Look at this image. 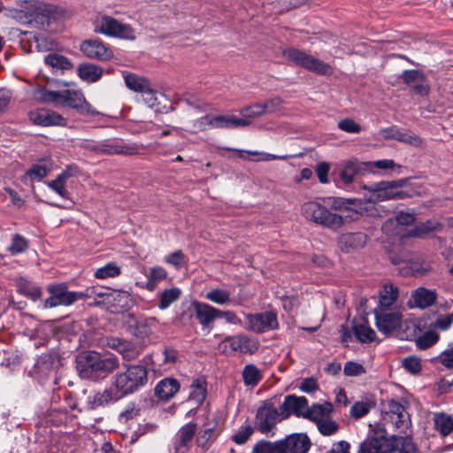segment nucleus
Listing matches in <instances>:
<instances>
[{
	"mask_svg": "<svg viewBox=\"0 0 453 453\" xmlns=\"http://www.w3.org/2000/svg\"><path fill=\"white\" fill-rule=\"evenodd\" d=\"M246 318L249 324L248 328L256 333H264L279 327L277 314L272 311L248 314Z\"/></svg>",
	"mask_w": 453,
	"mask_h": 453,
	"instance_id": "obj_13",
	"label": "nucleus"
},
{
	"mask_svg": "<svg viewBox=\"0 0 453 453\" xmlns=\"http://www.w3.org/2000/svg\"><path fill=\"white\" fill-rule=\"evenodd\" d=\"M344 374L347 376H358L365 372L364 366L356 362H347L343 369Z\"/></svg>",
	"mask_w": 453,
	"mask_h": 453,
	"instance_id": "obj_64",
	"label": "nucleus"
},
{
	"mask_svg": "<svg viewBox=\"0 0 453 453\" xmlns=\"http://www.w3.org/2000/svg\"><path fill=\"white\" fill-rule=\"evenodd\" d=\"M403 366L412 374H418L421 371L420 360L416 357L404 358L403 360Z\"/></svg>",
	"mask_w": 453,
	"mask_h": 453,
	"instance_id": "obj_62",
	"label": "nucleus"
},
{
	"mask_svg": "<svg viewBox=\"0 0 453 453\" xmlns=\"http://www.w3.org/2000/svg\"><path fill=\"white\" fill-rule=\"evenodd\" d=\"M180 390V383L176 379L165 378L160 380L156 388V395L162 400H169Z\"/></svg>",
	"mask_w": 453,
	"mask_h": 453,
	"instance_id": "obj_33",
	"label": "nucleus"
},
{
	"mask_svg": "<svg viewBox=\"0 0 453 453\" xmlns=\"http://www.w3.org/2000/svg\"><path fill=\"white\" fill-rule=\"evenodd\" d=\"M118 366L117 357H104L96 351L83 352L77 357V370L82 378H91L94 373H109Z\"/></svg>",
	"mask_w": 453,
	"mask_h": 453,
	"instance_id": "obj_2",
	"label": "nucleus"
},
{
	"mask_svg": "<svg viewBox=\"0 0 453 453\" xmlns=\"http://www.w3.org/2000/svg\"><path fill=\"white\" fill-rule=\"evenodd\" d=\"M124 81L129 89L141 94L151 85L150 81L145 77L138 76L134 73H125Z\"/></svg>",
	"mask_w": 453,
	"mask_h": 453,
	"instance_id": "obj_43",
	"label": "nucleus"
},
{
	"mask_svg": "<svg viewBox=\"0 0 453 453\" xmlns=\"http://www.w3.org/2000/svg\"><path fill=\"white\" fill-rule=\"evenodd\" d=\"M365 169L370 172L375 173L373 168H377L381 171H393L395 167L399 168L395 162L391 159H380L376 161H371L365 163Z\"/></svg>",
	"mask_w": 453,
	"mask_h": 453,
	"instance_id": "obj_54",
	"label": "nucleus"
},
{
	"mask_svg": "<svg viewBox=\"0 0 453 453\" xmlns=\"http://www.w3.org/2000/svg\"><path fill=\"white\" fill-rule=\"evenodd\" d=\"M221 347L226 351L227 347L231 351H238L240 353L252 354L258 349L257 341L252 340L245 335L237 334L226 337L222 342Z\"/></svg>",
	"mask_w": 453,
	"mask_h": 453,
	"instance_id": "obj_16",
	"label": "nucleus"
},
{
	"mask_svg": "<svg viewBox=\"0 0 453 453\" xmlns=\"http://www.w3.org/2000/svg\"><path fill=\"white\" fill-rule=\"evenodd\" d=\"M27 248V240L20 234H15L12 238V243L8 247V250L12 255H18L26 251Z\"/></svg>",
	"mask_w": 453,
	"mask_h": 453,
	"instance_id": "obj_53",
	"label": "nucleus"
},
{
	"mask_svg": "<svg viewBox=\"0 0 453 453\" xmlns=\"http://www.w3.org/2000/svg\"><path fill=\"white\" fill-rule=\"evenodd\" d=\"M302 213L306 219L332 230L341 228L344 224L342 216L330 211L317 201L304 203L302 206Z\"/></svg>",
	"mask_w": 453,
	"mask_h": 453,
	"instance_id": "obj_4",
	"label": "nucleus"
},
{
	"mask_svg": "<svg viewBox=\"0 0 453 453\" xmlns=\"http://www.w3.org/2000/svg\"><path fill=\"white\" fill-rule=\"evenodd\" d=\"M65 181L58 175L55 180L46 182L47 186L63 198H67L68 193L65 188Z\"/></svg>",
	"mask_w": 453,
	"mask_h": 453,
	"instance_id": "obj_60",
	"label": "nucleus"
},
{
	"mask_svg": "<svg viewBox=\"0 0 453 453\" xmlns=\"http://www.w3.org/2000/svg\"><path fill=\"white\" fill-rule=\"evenodd\" d=\"M242 380L246 387H256L263 379L262 372L253 364L246 365L242 370Z\"/></svg>",
	"mask_w": 453,
	"mask_h": 453,
	"instance_id": "obj_44",
	"label": "nucleus"
},
{
	"mask_svg": "<svg viewBox=\"0 0 453 453\" xmlns=\"http://www.w3.org/2000/svg\"><path fill=\"white\" fill-rule=\"evenodd\" d=\"M435 429L445 437L453 431V417L451 415L437 412L434 415Z\"/></svg>",
	"mask_w": 453,
	"mask_h": 453,
	"instance_id": "obj_41",
	"label": "nucleus"
},
{
	"mask_svg": "<svg viewBox=\"0 0 453 453\" xmlns=\"http://www.w3.org/2000/svg\"><path fill=\"white\" fill-rule=\"evenodd\" d=\"M319 433L324 436H331L338 431L337 423L332 418L331 415L317 425Z\"/></svg>",
	"mask_w": 453,
	"mask_h": 453,
	"instance_id": "obj_55",
	"label": "nucleus"
},
{
	"mask_svg": "<svg viewBox=\"0 0 453 453\" xmlns=\"http://www.w3.org/2000/svg\"><path fill=\"white\" fill-rule=\"evenodd\" d=\"M437 299V294L434 290L426 288H418L411 296L409 306L411 308H418L424 310L432 306Z\"/></svg>",
	"mask_w": 453,
	"mask_h": 453,
	"instance_id": "obj_23",
	"label": "nucleus"
},
{
	"mask_svg": "<svg viewBox=\"0 0 453 453\" xmlns=\"http://www.w3.org/2000/svg\"><path fill=\"white\" fill-rule=\"evenodd\" d=\"M364 168H365V163H360L354 159L348 160L344 163L340 172V179L344 184L349 185L353 182L355 176Z\"/></svg>",
	"mask_w": 453,
	"mask_h": 453,
	"instance_id": "obj_36",
	"label": "nucleus"
},
{
	"mask_svg": "<svg viewBox=\"0 0 453 453\" xmlns=\"http://www.w3.org/2000/svg\"><path fill=\"white\" fill-rule=\"evenodd\" d=\"M391 449V437L384 428H379L360 444L359 453H390Z\"/></svg>",
	"mask_w": 453,
	"mask_h": 453,
	"instance_id": "obj_11",
	"label": "nucleus"
},
{
	"mask_svg": "<svg viewBox=\"0 0 453 453\" xmlns=\"http://www.w3.org/2000/svg\"><path fill=\"white\" fill-rule=\"evenodd\" d=\"M378 139L381 140H395L397 142H411L414 139L405 129H401L397 127H390L382 129L379 133Z\"/></svg>",
	"mask_w": 453,
	"mask_h": 453,
	"instance_id": "obj_39",
	"label": "nucleus"
},
{
	"mask_svg": "<svg viewBox=\"0 0 453 453\" xmlns=\"http://www.w3.org/2000/svg\"><path fill=\"white\" fill-rule=\"evenodd\" d=\"M252 453H286L282 441L271 442L265 440L257 441L252 449Z\"/></svg>",
	"mask_w": 453,
	"mask_h": 453,
	"instance_id": "obj_46",
	"label": "nucleus"
},
{
	"mask_svg": "<svg viewBox=\"0 0 453 453\" xmlns=\"http://www.w3.org/2000/svg\"><path fill=\"white\" fill-rule=\"evenodd\" d=\"M403 309H374L375 325L380 333L388 335L399 329Z\"/></svg>",
	"mask_w": 453,
	"mask_h": 453,
	"instance_id": "obj_8",
	"label": "nucleus"
},
{
	"mask_svg": "<svg viewBox=\"0 0 453 453\" xmlns=\"http://www.w3.org/2000/svg\"><path fill=\"white\" fill-rule=\"evenodd\" d=\"M121 270L114 262H109L104 266L96 270L94 276L96 279L114 278L120 274Z\"/></svg>",
	"mask_w": 453,
	"mask_h": 453,
	"instance_id": "obj_51",
	"label": "nucleus"
},
{
	"mask_svg": "<svg viewBox=\"0 0 453 453\" xmlns=\"http://www.w3.org/2000/svg\"><path fill=\"white\" fill-rule=\"evenodd\" d=\"M288 415V414H287L286 417ZM284 418L283 413L279 412L271 403H265L257 411L256 426L262 434H268L273 431L276 424Z\"/></svg>",
	"mask_w": 453,
	"mask_h": 453,
	"instance_id": "obj_10",
	"label": "nucleus"
},
{
	"mask_svg": "<svg viewBox=\"0 0 453 453\" xmlns=\"http://www.w3.org/2000/svg\"><path fill=\"white\" fill-rule=\"evenodd\" d=\"M110 346L112 349H115L123 358L130 361L137 357L140 354V349L135 347L132 342L120 340V339H112Z\"/></svg>",
	"mask_w": 453,
	"mask_h": 453,
	"instance_id": "obj_37",
	"label": "nucleus"
},
{
	"mask_svg": "<svg viewBox=\"0 0 453 453\" xmlns=\"http://www.w3.org/2000/svg\"><path fill=\"white\" fill-rule=\"evenodd\" d=\"M206 397V382L203 378L195 379L190 385L189 400L201 404Z\"/></svg>",
	"mask_w": 453,
	"mask_h": 453,
	"instance_id": "obj_45",
	"label": "nucleus"
},
{
	"mask_svg": "<svg viewBox=\"0 0 453 453\" xmlns=\"http://www.w3.org/2000/svg\"><path fill=\"white\" fill-rule=\"evenodd\" d=\"M205 298L216 304L225 305L230 303L231 293L224 288H213L206 293Z\"/></svg>",
	"mask_w": 453,
	"mask_h": 453,
	"instance_id": "obj_50",
	"label": "nucleus"
},
{
	"mask_svg": "<svg viewBox=\"0 0 453 453\" xmlns=\"http://www.w3.org/2000/svg\"><path fill=\"white\" fill-rule=\"evenodd\" d=\"M403 81L416 93L424 95L427 93V85L422 73L417 70H407L402 74Z\"/></svg>",
	"mask_w": 453,
	"mask_h": 453,
	"instance_id": "obj_28",
	"label": "nucleus"
},
{
	"mask_svg": "<svg viewBox=\"0 0 453 453\" xmlns=\"http://www.w3.org/2000/svg\"><path fill=\"white\" fill-rule=\"evenodd\" d=\"M352 331L360 342L370 343L376 339L375 331L365 323L354 325Z\"/></svg>",
	"mask_w": 453,
	"mask_h": 453,
	"instance_id": "obj_47",
	"label": "nucleus"
},
{
	"mask_svg": "<svg viewBox=\"0 0 453 453\" xmlns=\"http://www.w3.org/2000/svg\"><path fill=\"white\" fill-rule=\"evenodd\" d=\"M95 31L120 39L134 40L135 38L134 30L130 25L121 23L107 15L103 16L96 21Z\"/></svg>",
	"mask_w": 453,
	"mask_h": 453,
	"instance_id": "obj_7",
	"label": "nucleus"
},
{
	"mask_svg": "<svg viewBox=\"0 0 453 453\" xmlns=\"http://www.w3.org/2000/svg\"><path fill=\"white\" fill-rule=\"evenodd\" d=\"M30 120L42 126H65V119L58 113L47 110L38 109L29 113Z\"/></svg>",
	"mask_w": 453,
	"mask_h": 453,
	"instance_id": "obj_22",
	"label": "nucleus"
},
{
	"mask_svg": "<svg viewBox=\"0 0 453 453\" xmlns=\"http://www.w3.org/2000/svg\"><path fill=\"white\" fill-rule=\"evenodd\" d=\"M286 453H307L311 447L309 437L304 434H296L281 440Z\"/></svg>",
	"mask_w": 453,
	"mask_h": 453,
	"instance_id": "obj_24",
	"label": "nucleus"
},
{
	"mask_svg": "<svg viewBox=\"0 0 453 453\" xmlns=\"http://www.w3.org/2000/svg\"><path fill=\"white\" fill-rule=\"evenodd\" d=\"M52 162L50 158H43L26 172L23 180L40 181L51 171Z\"/></svg>",
	"mask_w": 453,
	"mask_h": 453,
	"instance_id": "obj_30",
	"label": "nucleus"
},
{
	"mask_svg": "<svg viewBox=\"0 0 453 453\" xmlns=\"http://www.w3.org/2000/svg\"><path fill=\"white\" fill-rule=\"evenodd\" d=\"M332 411L333 404L329 402L313 403L310 406L309 411H306L305 418L314 422L317 426L329 417Z\"/></svg>",
	"mask_w": 453,
	"mask_h": 453,
	"instance_id": "obj_31",
	"label": "nucleus"
},
{
	"mask_svg": "<svg viewBox=\"0 0 453 453\" xmlns=\"http://www.w3.org/2000/svg\"><path fill=\"white\" fill-rule=\"evenodd\" d=\"M239 119H244L247 121V127L250 125L251 119L258 118L265 114V107L260 103H255L240 109Z\"/></svg>",
	"mask_w": 453,
	"mask_h": 453,
	"instance_id": "obj_49",
	"label": "nucleus"
},
{
	"mask_svg": "<svg viewBox=\"0 0 453 453\" xmlns=\"http://www.w3.org/2000/svg\"><path fill=\"white\" fill-rule=\"evenodd\" d=\"M142 95L144 103L156 112H162L166 110L165 103L167 99L165 95L157 92L151 85Z\"/></svg>",
	"mask_w": 453,
	"mask_h": 453,
	"instance_id": "obj_29",
	"label": "nucleus"
},
{
	"mask_svg": "<svg viewBox=\"0 0 453 453\" xmlns=\"http://www.w3.org/2000/svg\"><path fill=\"white\" fill-rule=\"evenodd\" d=\"M219 434L217 422H206L196 438V443L201 448H207L210 442L214 441Z\"/></svg>",
	"mask_w": 453,
	"mask_h": 453,
	"instance_id": "obj_38",
	"label": "nucleus"
},
{
	"mask_svg": "<svg viewBox=\"0 0 453 453\" xmlns=\"http://www.w3.org/2000/svg\"><path fill=\"white\" fill-rule=\"evenodd\" d=\"M438 340V334L430 331L418 337L416 341V343L419 349H426L437 342Z\"/></svg>",
	"mask_w": 453,
	"mask_h": 453,
	"instance_id": "obj_59",
	"label": "nucleus"
},
{
	"mask_svg": "<svg viewBox=\"0 0 453 453\" xmlns=\"http://www.w3.org/2000/svg\"><path fill=\"white\" fill-rule=\"evenodd\" d=\"M120 397L117 391L113 389V386L110 389H105L103 392L97 393L89 398L88 403L91 408L96 409L104 406L111 402H115Z\"/></svg>",
	"mask_w": 453,
	"mask_h": 453,
	"instance_id": "obj_40",
	"label": "nucleus"
},
{
	"mask_svg": "<svg viewBox=\"0 0 453 453\" xmlns=\"http://www.w3.org/2000/svg\"><path fill=\"white\" fill-rule=\"evenodd\" d=\"M27 14L30 17L29 22L40 29H47L54 20L52 7L43 3L30 4Z\"/></svg>",
	"mask_w": 453,
	"mask_h": 453,
	"instance_id": "obj_12",
	"label": "nucleus"
},
{
	"mask_svg": "<svg viewBox=\"0 0 453 453\" xmlns=\"http://www.w3.org/2000/svg\"><path fill=\"white\" fill-rule=\"evenodd\" d=\"M33 40L38 51L50 50L55 45L51 38L42 34L35 35Z\"/></svg>",
	"mask_w": 453,
	"mask_h": 453,
	"instance_id": "obj_57",
	"label": "nucleus"
},
{
	"mask_svg": "<svg viewBox=\"0 0 453 453\" xmlns=\"http://www.w3.org/2000/svg\"><path fill=\"white\" fill-rule=\"evenodd\" d=\"M384 418L388 419L396 428L402 431L406 430L411 424L410 416L405 407L395 400L388 402Z\"/></svg>",
	"mask_w": 453,
	"mask_h": 453,
	"instance_id": "obj_14",
	"label": "nucleus"
},
{
	"mask_svg": "<svg viewBox=\"0 0 453 453\" xmlns=\"http://www.w3.org/2000/svg\"><path fill=\"white\" fill-rule=\"evenodd\" d=\"M453 323V312L439 314L432 323L434 329L441 331L448 330Z\"/></svg>",
	"mask_w": 453,
	"mask_h": 453,
	"instance_id": "obj_56",
	"label": "nucleus"
},
{
	"mask_svg": "<svg viewBox=\"0 0 453 453\" xmlns=\"http://www.w3.org/2000/svg\"><path fill=\"white\" fill-rule=\"evenodd\" d=\"M244 127H247V121L232 114L212 115L211 121V128L234 129Z\"/></svg>",
	"mask_w": 453,
	"mask_h": 453,
	"instance_id": "obj_25",
	"label": "nucleus"
},
{
	"mask_svg": "<svg viewBox=\"0 0 453 453\" xmlns=\"http://www.w3.org/2000/svg\"><path fill=\"white\" fill-rule=\"evenodd\" d=\"M221 150V154L225 157H238L244 159H252L257 161H269L273 159H285L288 156H277L269 153L259 152L257 150H237L227 147H219Z\"/></svg>",
	"mask_w": 453,
	"mask_h": 453,
	"instance_id": "obj_17",
	"label": "nucleus"
},
{
	"mask_svg": "<svg viewBox=\"0 0 453 453\" xmlns=\"http://www.w3.org/2000/svg\"><path fill=\"white\" fill-rule=\"evenodd\" d=\"M371 410V404L368 402H357L350 408V415L355 418H360L365 416Z\"/></svg>",
	"mask_w": 453,
	"mask_h": 453,
	"instance_id": "obj_61",
	"label": "nucleus"
},
{
	"mask_svg": "<svg viewBox=\"0 0 453 453\" xmlns=\"http://www.w3.org/2000/svg\"><path fill=\"white\" fill-rule=\"evenodd\" d=\"M193 313L203 326V328L211 329L212 322L218 319V309L197 301H194L191 303Z\"/></svg>",
	"mask_w": 453,
	"mask_h": 453,
	"instance_id": "obj_20",
	"label": "nucleus"
},
{
	"mask_svg": "<svg viewBox=\"0 0 453 453\" xmlns=\"http://www.w3.org/2000/svg\"><path fill=\"white\" fill-rule=\"evenodd\" d=\"M254 433V428L250 425L241 426L233 435L232 440L238 445L244 444Z\"/></svg>",
	"mask_w": 453,
	"mask_h": 453,
	"instance_id": "obj_58",
	"label": "nucleus"
},
{
	"mask_svg": "<svg viewBox=\"0 0 453 453\" xmlns=\"http://www.w3.org/2000/svg\"><path fill=\"white\" fill-rule=\"evenodd\" d=\"M367 242V236L363 233H349L342 234L339 243L341 249L346 252L363 248Z\"/></svg>",
	"mask_w": 453,
	"mask_h": 453,
	"instance_id": "obj_32",
	"label": "nucleus"
},
{
	"mask_svg": "<svg viewBox=\"0 0 453 453\" xmlns=\"http://www.w3.org/2000/svg\"><path fill=\"white\" fill-rule=\"evenodd\" d=\"M282 408L288 413H293L297 417L305 418L306 411H309L310 406L308 401L304 396L288 395L282 404Z\"/></svg>",
	"mask_w": 453,
	"mask_h": 453,
	"instance_id": "obj_26",
	"label": "nucleus"
},
{
	"mask_svg": "<svg viewBox=\"0 0 453 453\" xmlns=\"http://www.w3.org/2000/svg\"><path fill=\"white\" fill-rule=\"evenodd\" d=\"M392 449L390 453H415L416 446L408 436H391Z\"/></svg>",
	"mask_w": 453,
	"mask_h": 453,
	"instance_id": "obj_42",
	"label": "nucleus"
},
{
	"mask_svg": "<svg viewBox=\"0 0 453 453\" xmlns=\"http://www.w3.org/2000/svg\"><path fill=\"white\" fill-rule=\"evenodd\" d=\"M405 183L406 180L380 181L371 185H364L362 188L369 193L367 202L375 203L377 202L407 197V193L401 190Z\"/></svg>",
	"mask_w": 453,
	"mask_h": 453,
	"instance_id": "obj_5",
	"label": "nucleus"
},
{
	"mask_svg": "<svg viewBox=\"0 0 453 453\" xmlns=\"http://www.w3.org/2000/svg\"><path fill=\"white\" fill-rule=\"evenodd\" d=\"M17 290L21 295L30 298L33 301L38 300L42 296V289L34 284L26 277H18L15 280Z\"/></svg>",
	"mask_w": 453,
	"mask_h": 453,
	"instance_id": "obj_35",
	"label": "nucleus"
},
{
	"mask_svg": "<svg viewBox=\"0 0 453 453\" xmlns=\"http://www.w3.org/2000/svg\"><path fill=\"white\" fill-rule=\"evenodd\" d=\"M196 431L195 423H188L180 427L176 434L175 448L178 452L184 453L190 446Z\"/></svg>",
	"mask_w": 453,
	"mask_h": 453,
	"instance_id": "obj_27",
	"label": "nucleus"
},
{
	"mask_svg": "<svg viewBox=\"0 0 453 453\" xmlns=\"http://www.w3.org/2000/svg\"><path fill=\"white\" fill-rule=\"evenodd\" d=\"M180 289L178 288H173L163 291L160 295L158 308L160 310L168 308L173 303L180 298Z\"/></svg>",
	"mask_w": 453,
	"mask_h": 453,
	"instance_id": "obj_52",
	"label": "nucleus"
},
{
	"mask_svg": "<svg viewBox=\"0 0 453 453\" xmlns=\"http://www.w3.org/2000/svg\"><path fill=\"white\" fill-rule=\"evenodd\" d=\"M38 99L43 103H52L55 105H65L75 109L82 115H97L99 112L89 104L80 90L49 91L41 89Z\"/></svg>",
	"mask_w": 453,
	"mask_h": 453,
	"instance_id": "obj_1",
	"label": "nucleus"
},
{
	"mask_svg": "<svg viewBox=\"0 0 453 453\" xmlns=\"http://www.w3.org/2000/svg\"><path fill=\"white\" fill-rule=\"evenodd\" d=\"M260 104L265 107V114L274 113L280 110L283 100L279 96H275Z\"/></svg>",
	"mask_w": 453,
	"mask_h": 453,
	"instance_id": "obj_63",
	"label": "nucleus"
},
{
	"mask_svg": "<svg viewBox=\"0 0 453 453\" xmlns=\"http://www.w3.org/2000/svg\"><path fill=\"white\" fill-rule=\"evenodd\" d=\"M81 51L88 58L108 60L113 57L112 50L98 39L85 40L81 43Z\"/></svg>",
	"mask_w": 453,
	"mask_h": 453,
	"instance_id": "obj_15",
	"label": "nucleus"
},
{
	"mask_svg": "<svg viewBox=\"0 0 453 453\" xmlns=\"http://www.w3.org/2000/svg\"><path fill=\"white\" fill-rule=\"evenodd\" d=\"M44 62L55 70L65 71L73 66V63L66 57L57 53L47 55L44 58Z\"/></svg>",
	"mask_w": 453,
	"mask_h": 453,
	"instance_id": "obj_48",
	"label": "nucleus"
},
{
	"mask_svg": "<svg viewBox=\"0 0 453 453\" xmlns=\"http://www.w3.org/2000/svg\"><path fill=\"white\" fill-rule=\"evenodd\" d=\"M398 299V288L392 283H385L379 292V303L375 309H403Z\"/></svg>",
	"mask_w": 453,
	"mask_h": 453,
	"instance_id": "obj_18",
	"label": "nucleus"
},
{
	"mask_svg": "<svg viewBox=\"0 0 453 453\" xmlns=\"http://www.w3.org/2000/svg\"><path fill=\"white\" fill-rule=\"evenodd\" d=\"M283 55L295 65L309 71L322 75H330L332 73V67L328 64L300 50L289 48L283 51Z\"/></svg>",
	"mask_w": 453,
	"mask_h": 453,
	"instance_id": "obj_6",
	"label": "nucleus"
},
{
	"mask_svg": "<svg viewBox=\"0 0 453 453\" xmlns=\"http://www.w3.org/2000/svg\"><path fill=\"white\" fill-rule=\"evenodd\" d=\"M50 297L44 301L43 308L49 309L56 306H68L78 299L82 298V293L68 291L64 284L50 285L48 287Z\"/></svg>",
	"mask_w": 453,
	"mask_h": 453,
	"instance_id": "obj_9",
	"label": "nucleus"
},
{
	"mask_svg": "<svg viewBox=\"0 0 453 453\" xmlns=\"http://www.w3.org/2000/svg\"><path fill=\"white\" fill-rule=\"evenodd\" d=\"M148 381L147 369L142 365H129L125 372H118L113 378V389L119 397L132 394L144 387Z\"/></svg>",
	"mask_w": 453,
	"mask_h": 453,
	"instance_id": "obj_3",
	"label": "nucleus"
},
{
	"mask_svg": "<svg viewBox=\"0 0 453 453\" xmlns=\"http://www.w3.org/2000/svg\"><path fill=\"white\" fill-rule=\"evenodd\" d=\"M331 206L337 211H350L352 219H357L368 212L366 203L360 199L334 198Z\"/></svg>",
	"mask_w": 453,
	"mask_h": 453,
	"instance_id": "obj_19",
	"label": "nucleus"
},
{
	"mask_svg": "<svg viewBox=\"0 0 453 453\" xmlns=\"http://www.w3.org/2000/svg\"><path fill=\"white\" fill-rule=\"evenodd\" d=\"M88 150L104 154L133 155L138 152L136 143H89Z\"/></svg>",
	"mask_w": 453,
	"mask_h": 453,
	"instance_id": "obj_21",
	"label": "nucleus"
},
{
	"mask_svg": "<svg viewBox=\"0 0 453 453\" xmlns=\"http://www.w3.org/2000/svg\"><path fill=\"white\" fill-rule=\"evenodd\" d=\"M103 68L94 64H81L77 68V75L81 80L88 83L99 81L103 75Z\"/></svg>",
	"mask_w": 453,
	"mask_h": 453,
	"instance_id": "obj_34",
	"label": "nucleus"
}]
</instances>
